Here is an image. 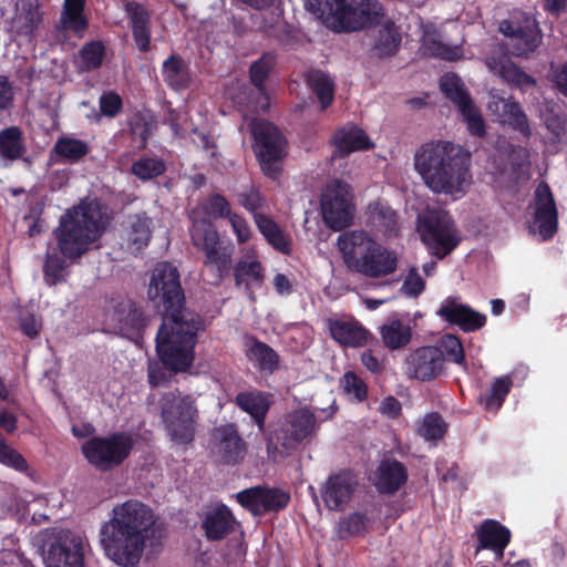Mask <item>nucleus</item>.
<instances>
[{"label":"nucleus","instance_id":"f257e3e1","mask_svg":"<svg viewBox=\"0 0 567 567\" xmlns=\"http://www.w3.org/2000/svg\"><path fill=\"white\" fill-rule=\"evenodd\" d=\"M178 269L168 261L158 262L152 271L148 298L163 313L156 334V352L161 363L174 374L186 372L195 359L197 333L205 320L185 308V295Z\"/></svg>","mask_w":567,"mask_h":567},{"label":"nucleus","instance_id":"f03ea898","mask_svg":"<svg viewBox=\"0 0 567 567\" xmlns=\"http://www.w3.org/2000/svg\"><path fill=\"white\" fill-rule=\"evenodd\" d=\"M154 511L138 499H127L112 509L100 528V543L105 556L122 567H135L147 543L155 537Z\"/></svg>","mask_w":567,"mask_h":567},{"label":"nucleus","instance_id":"7ed1b4c3","mask_svg":"<svg viewBox=\"0 0 567 567\" xmlns=\"http://www.w3.org/2000/svg\"><path fill=\"white\" fill-rule=\"evenodd\" d=\"M471 156L452 142L423 144L414 154V168L436 194H463L471 184Z\"/></svg>","mask_w":567,"mask_h":567},{"label":"nucleus","instance_id":"20e7f679","mask_svg":"<svg viewBox=\"0 0 567 567\" xmlns=\"http://www.w3.org/2000/svg\"><path fill=\"white\" fill-rule=\"evenodd\" d=\"M107 216L97 202H83L61 215L53 237L60 254L69 257L71 264L91 249L106 229Z\"/></svg>","mask_w":567,"mask_h":567},{"label":"nucleus","instance_id":"39448f33","mask_svg":"<svg viewBox=\"0 0 567 567\" xmlns=\"http://www.w3.org/2000/svg\"><path fill=\"white\" fill-rule=\"evenodd\" d=\"M337 246L351 271L369 278H380L396 270V254L377 243L364 230L342 233L338 237Z\"/></svg>","mask_w":567,"mask_h":567},{"label":"nucleus","instance_id":"423d86ee","mask_svg":"<svg viewBox=\"0 0 567 567\" xmlns=\"http://www.w3.org/2000/svg\"><path fill=\"white\" fill-rule=\"evenodd\" d=\"M159 409L172 440L181 445L192 444L198 419L194 399L190 395H182L178 391H169L161 396Z\"/></svg>","mask_w":567,"mask_h":567},{"label":"nucleus","instance_id":"0eeeda50","mask_svg":"<svg viewBox=\"0 0 567 567\" xmlns=\"http://www.w3.org/2000/svg\"><path fill=\"white\" fill-rule=\"evenodd\" d=\"M417 231L430 254L439 259L450 255L461 241L454 220L443 209H426L419 215Z\"/></svg>","mask_w":567,"mask_h":567},{"label":"nucleus","instance_id":"6e6552de","mask_svg":"<svg viewBox=\"0 0 567 567\" xmlns=\"http://www.w3.org/2000/svg\"><path fill=\"white\" fill-rule=\"evenodd\" d=\"M192 244L205 255L204 265L215 268L223 278L230 269L234 246L225 243L215 225L207 218L194 219L189 228Z\"/></svg>","mask_w":567,"mask_h":567},{"label":"nucleus","instance_id":"1a4fd4ad","mask_svg":"<svg viewBox=\"0 0 567 567\" xmlns=\"http://www.w3.org/2000/svg\"><path fill=\"white\" fill-rule=\"evenodd\" d=\"M252 150L266 176L277 178L280 163L287 154V140L280 130L268 121L251 124Z\"/></svg>","mask_w":567,"mask_h":567},{"label":"nucleus","instance_id":"9d476101","mask_svg":"<svg viewBox=\"0 0 567 567\" xmlns=\"http://www.w3.org/2000/svg\"><path fill=\"white\" fill-rule=\"evenodd\" d=\"M131 435L124 432L107 436H93L82 445V453L87 462L101 472H109L120 466L133 450Z\"/></svg>","mask_w":567,"mask_h":567},{"label":"nucleus","instance_id":"9b49d317","mask_svg":"<svg viewBox=\"0 0 567 567\" xmlns=\"http://www.w3.org/2000/svg\"><path fill=\"white\" fill-rule=\"evenodd\" d=\"M382 4L378 0H340L331 24L339 32H357L380 22Z\"/></svg>","mask_w":567,"mask_h":567},{"label":"nucleus","instance_id":"f8f14e48","mask_svg":"<svg viewBox=\"0 0 567 567\" xmlns=\"http://www.w3.org/2000/svg\"><path fill=\"white\" fill-rule=\"evenodd\" d=\"M48 567H84V537L68 528L53 529L47 540Z\"/></svg>","mask_w":567,"mask_h":567},{"label":"nucleus","instance_id":"ddd939ff","mask_svg":"<svg viewBox=\"0 0 567 567\" xmlns=\"http://www.w3.org/2000/svg\"><path fill=\"white\" fill-rule=\"evenodd\" d=\"M351 187L342 181L330 183L321 195V215L324 224L334 231L347 228L353 219Z\"/></svg>","mask_w":567,"mask_h":567},{"label":"nucleus","instance_id":"4468645a","mask_svg":"<svg viewBox=\"0 0 567 567\" xmlns=\"http://www.w3.org/2000/svg\"><path fill=\"white\" fill-rule=\"evenodd\" d=\"M236 499L254 516H261L284 511L291 497L281 488L257 485L238 492Z\"/></svg>","mask_w":567,"mask_h":567},{"label":"nucleus","instance_id":"2eb2a0df","mask_svg":"<svg viewBox=\"0 0 567 567\" xmlns=\"http://www.w3.org/2000/svg\"><path fill=\"white\" fill-rule=\"evenodd\" d=\"M212 454L223 465H237L247 454V443L235 423L215 426L212 432Z\"/></svg>","mask_w":567,"mask_h":567},{"label":"nucleus","instance_id":"dca6fc26","mask_svg":"<svg viewBox=\"0 0 567 567\" xmlns=\"http://www.w3.org/2000/svg\"><path fill=\"white\" fill-rule=\"evenodd\" d=\"M107 318L117 334L130 339L141 338L147 326L142 306L130 298L114 300Z\"/></svg>","mask_w":567,"mask_h":567},{"label":"nucleus","instance_id":"f3484780","mask_svg":"<svg viewBox=\"0 0 567 567\" xmlns=\"http://www.w3.org/2000/svg\"><path fill=\"white\" fill-rule=\"evenodd\" d=\"M499 31L507 39L501 45L508 54L524 56L534 52L539 44L537 25L530 19H525L524 23L505 20L501 23Z\"/></svg>","mask_w":567,"mask_h":567},{"label":"nucleus","instance_id":"a211bd4d","mask_svg":"<svg viewBox=\"0 0 567 567\" xmlns=\"http://www.w3.org/2000/svg\"><path fill=\"white\" fill-rule=\"evenodd\" d=\"M316 421V415L307 409L290 412L280 429L275 431L277 443L285 449L296 447L312 434Z\"/></svg>","mask_w":567,"mask_h":567},{"label":"nucleus","instance_id":"6ab92c4d","mask_svg":"<svg viewBox=\"0 0 567 567\" xmlns=\"http://www.w3.org/2000/svg\"><path fill=\"white\" fill-rule=\"evenodd\" d=\"M445 357L441 348L421 347L406 358L408 373L422 382L436 379L444 370Z\"/></svg>","mask_w":567,"mask_h":567},{"label":"nucleus","instance_id":"aec40b11","mask_svg":"<svg viewBox=\"0 0 567 567\" xmlns=\"http://www.w3.org/2000/svg\"><path fill=\"white\" fill-rule=\"evenodd\" d=\"M358 485V476L352 471H340L328 477L321 497L330 511L340 512L351 501Z\"/></svg>","mask_w":567,"mask_h":567},{"label":"nucleus","instance_id":"412c9836","mask_svg":"<svg viewBox=\"0 0 567 567\" xmlns=\"http://www.w3.org/2000/svg\"><path fill=\"white\" fill-rule=\"evenodd\" d=\"M486 66L513 87L525 89L536 84L535 79L524 72L512 60L502 45H495L485 59Z\"/></svg>","mask_w":567,"mask_h":567},{"label":"nucleus","instance_id":"4be33fe9","mask_svg":"<svg viewBox=\"0 0 567 567\" xmlns=\"http://www.w3.org/2000/svg\"><path fill=\"white\" fill-rule=\"evenodd\" d=\"M152 238V219L146 213L130 214L120 225L121 245L137 254L148 246Z\"/></svg>","mask_w":567,"mask_h":567},{"label":"nucleus","instance_id":"5701e85b","mask_svg":"<svg viewBox=\"0 0 567 567\" xmlns=\"http://www.w3.org/2000/svg\"><path fill=\"white\" fill-rule=\"evenodd\" d=\"M330 144L334 147L333 158H346L351 153L369 151L374 147L365 131L351 122L334 131Z\"/></svg>","mask_w":567,"mask_h":567},{"label":"nucleus","instance_id":"b1692460","mask_svg":"<svg viewBox=\"0 0 567 567\" xmlns=\"http://www.w3.org/2000/svg\"><path fill=\"white\" fill-rule=\"evenodd\" d=\"M475 554L481 550H491L496 558L502 559L504 551L512 540V532L501 522L487 518L475 529Z\"/></svg>","mask_w":567,"mask_h":567},{"label":"nucleus","instance_id":"393cba45","mask_svg":"<svg viewBox=\"0 0 567 567\" xmlns=\"http://www.w3.org/2000/svg\"><path fill=\"white\" fill-rule=\"evenodd\" d=\"M436 315L445 322L457 326L464 332L480 330L486 323L485 315L477 312L468 305L458 303L454 297H447Z\"/></svg>","mask_w":567,"mask_h":567},{"label":"nucleus","instance_id":"a878e982","mask_svg":"<svg viewBox=\"0 0 567 567\" xmlns=\"http://www.w3.org/2000/svg\"><path fill=\"white\" fill-rule=\"evenodd\" d=\"M535 221L544 238L553 237L557 230L558 212L553 192L546 182H540L535 189Z\"/></svg>","mask_w":567,"mask_h":567},{"label":"nucleus","instance_id":"bb28decb","mask_svg":"<svg viewBox=\"0 0 567 567\" xmlns=\"http://www.w3.org/2000/svg\"><path fill=\"white\" fill-rule=\"evenodd\" d=\"M406 466L394 457L383 458L375 472L373 485L382 495H394L408 482Z\"/></svg>","mask_w":567,"mask_h":567},{"label":"nucleus","instance_id":"cd10ccee","mask_svg":"<svg viewBox=\"0 0 567 567\" xmlns=\"http://www.w3.org/2000/svg\"><path fill=\"white\" fill-rule=\"evenodd\" d=\"M488 110L497 113L503 124H507L512 130L520 133L524 138L528 140L532 136L528 117L519 102L512 97L504 99L492 95L488 102Z\"/></svg>","mask_w":567,"mask_h":567},{"label":"nucleus","instance_id":"c85d7f7f","mask_svg":"<svg viewBox=\"0 0 567 567\" xmlns=\"http://www.w3.org/2000/svg\"><path fill=\"white\" fill-rule=\"evenodd\" d=\"M327 328L330 337L340 346L349 348L364 347L371 337L368 329L354 318L327 319Z\"/></svg>","mask_w":567,"mask_h":567},{"label":"nucleus","instance_id":"c756f323","mask_svg":"<svg viewBox=\"0 0 567 567\" xmlns=\"http://www.w3.org/2000/svg\"><path fill=\"white\" fill-rule=\"evenodd\" d=\"M234 280L236 287L244 286L245 293L255 300V289L260 288L265 281V268L252 256H246L234 266Z\"/></svg>","mask_w":567,"mask_h":567},{"label":"nucleus","instance_id":"7c9ffc66","mask_svg":"<svg viewBox=\"0 0 567 567\" xmlns=\"http://www.w3.org/2000/svg\"><path fill=\"white\" fill-rule=\"evenodd\" d=\"M124 10L137 49L143 53L148 52L151 50V13L143 4L135 1H127Z\"/></svg>","mask_w":567,"mask_h":567},{"label":"nucleus","instance_id":"2f4dec72","mask_svg":"<svg viewBox=\"0 0 567 567\" xmlns=\"http://www.w3.org/2000/svg\"><path fill=\"white\" fill-rule=\"evenodd\" d=\"M235 524L233 512L225 504H220L205 513L202 529L208 540L217 542L226 538L234 530Z\"/></svg>","mask_w":567,"mask_h":567},{"label":"nucleus","instance_id":"473e14b6","mask_svg":"<svg viewBox=\"0 0 567 567\" xmlns=\"http://www.w3.org/2000/svg\"><path fill=\"white\" fill-rule=\"evenodd\" d=\"M367 216L368 226L375 233L388 238L399 235V216L388 203L382 200L370 203L367 208Z\"/></svg>","mask_w":567,"mask_h":567},{"label":"nucleus","instance_id":"72a5a7b5","mask_svg":"<svg viewBox=\"0 0 567 567\" xmlns=\"http://www.w3.org/2000/svg\"><path fill=\"white\" fill-rule=\"evenodd\" d=\"M42 20L38 0H19L12 18V29L18 35L32 39Z\"/></svg>","mask_w":567,"mask_h":567},{"label":"nucleus","instance_id":"f704fd0d","mask_svg":"<svg viewBox=\"0 0 567 567\" xmlns=\"http://www.w3.org/2000/svg\"><path fill=\"white\" fill-rule=\"evenodd\" d=\"M234 403L251 416L259 430L265 427L266 417L271 406L267 393L257 390L243 391L235 396Z\"/></svg>","mask_w":567,"mask_h":567},{"label":"nucleus","instance_id":"c9c22d12","mask_svg":"<svg viewBox=\"0 0 567 567\" xmlns=\"http://www.w3.org/2000/svg\"><path fill=\"white\" fill-rule=\"evenodd\" d=\"M246 357L254 362L260 371L274 373L279 367L278 353L267 343L255 336L246 339Z\"/></svg>","mask_w":567,"mask_h":567},{"label":"nucleus","instance_id":"e433bc0d","mask_svg":"<svg viewBox=\"0 0 567 567\" xmlns=\"http://www.w3.org/2000/svg\"><path fill=\"white\" fill-rule=\"evenodd\" d=\"M402 37L394 22L383 24L375 35L374 43L370 50L371 56L385 59L396 54L401 47Z\"/></svg>","mask_w":567,"mask_h":567},{"label":"nucleus","instance_id":"4c0bfd02","mask_svg":"<svg viewBox=\"0 0 567 567\" xmlns=\"http://www.w3.org/2000/svg\"><path fill=\"white\" fill-rule=\"evenodd\" d=\"M162 75L173 90L187 89L192 83L189 65L178 54H172L163 62Z\"/></svg>","mask_w":567,"mask_h":567},{"label":"nucleus","instance_id":"58836bf2","mask_svg":"<svg viewBox=\"0 0 567 567\" xmlns=\"http://www.w3.org/2000/svg\"><path fill=\"white\" fill-rule=\"evenodd\" d=\"M254 221L264 236L266 241L277 251L289 255L291 251V240L279 227V225L268 215H256Z\"/></svg>","mask_w":567,"mask_h":567},{"label":"nucleus","instance_id":"ea45409f","mask_svg":"<svg viewBox=\"0 0 567 567\" xmlns=\"http://www.w3.org/2000/svg\"><path fill=\"white\" fill-rule=\"evenodd\" d=\"M306 82L311 92L317 96L320 110L326 111L334 101L336 84L333 79L321 70H310L306 75Z\"/></svg>","mask_w":567,"mask_h":567},{"label":"nucleus","instance_id":"a19ab883","mask_svg":"<svg viewBox=\"0 0 567 567\" xmlns=\"http://www.w3.org/2000/svg\"><path fill=\"white\" fill-rule=\"evenodd\" d=\"M383 343L390 350H399L406 347L412 339V330L409 324L399 319L390 320L380 328Z\"/></svg>","mask_w":567,"mask_h":567},{"label":"nucleus","instance_id":"79ce46f5","mask_svg":"<svg viewBox=\"0 0 567 567\" xmlns=\"http://www.w3.org/2000/svg\"><path fill=\"white\" fill-rule=\"evenodd\" d=\"M440 89L445 97L452 101L458 110L466 105L468 106L473 102L462 79L455 73L449 72L442 75Z\"/></svg>","mask_w":567,"mask_h":567},{"label":"nucleus","instance_id":"37998d69","mask_svg":"<svg viewBox=\"0 0 567 567\" xmlns=\"http://www.w3.org/2000/svg\"><path fill=\"white\" fill-rule=\"evenodd\" d=\"M25 152L22 131L10 126L0 131V156L4 159L17 161Z\"/></svg>","mask_w":567,"mask_h":567},{"label":"nucleus","instance_id":"c03bdc74","mask_svg":"<svg viewBox=\"0 0 567 567\" xmlns=\"http://www.w3.org/2000/svg\"><path fill=\"white\" fill-rule=\"evenodd\" d=\"M53 152L69 163H76L89 154L90 146L85 141L62 136L55 142Z\"/></svg>","mask_w":567,"mask_h":567},{"label":"nucleus","instance_id":"a18cd8bd","mask_svg":"<svg viewBox=\"0 0 567 567\" xmlns=\"http://www.w3.org/2000/svg\"><path fill=\"white\" fill-rule=\"evenodd\" d=\"M513 386L511 375H502L491 384L489 391L480 396V403L484 405L486 410H498Z\"/></svg>","mask_w":567,"mask_h":567},{"label":"nucleus","instance_id":"49530a36","mask_svg":"<svg viewBox=\"0 0 567 567\" xmlns=\"http://www.w3.org/2000/svg\"><path fill=\"white\" fill-rule=\"evenodd\" d=\"M127 126L134 147L137 150H144L152 135V117L143 114L142 112H136L128 118Z\"/></svg>","mask_w":567,"mask_h":567},{"label":"nucleus","instance_id":"de8ad7c7","mask_svg":"<svg viewBox=\"0 0 567 567\" xmlns=\"http://www.w3.org/2000/svg\"><path fill=\"white\" fill-rule=\"evenodd\" d=\"M106 54V47L101 40L85 43L79 51L81 70L91 72L100 69Z\"/></svg>","mask_w":567,"mask_h":567},{"label":"nucleus","instance_id":"09e8293b","mask_svg":"<svg viewBox=\"0 0 567 567\" xmlns=\"http://www.w3.org/2000/svg\"><path fill=\"white\" fill-rule=\"evenodd\" d=\"M69 257L60 254L58 248L54 251L48 250L43 265L44 280L49 286H55L64 281L63 272L68 268Z\"/></svg>","mask_w":567,"mask_h":567},{"label":"nucleus","instance_id":"8fccbe9b","mask_svg":"<svg viewBox=\"0 0 567 567\" xmlns=\"http://www.w3.org/2000/svg\"><path fill=\"white\" fill-rule=\"evenodd\" d=\"M276 65V56L271 53H264L249 68L251 84L260 94H266V80Z\"/></svg>","mask_w":567,"mask_h":567},{"label":"nucleus","instance_id":"3c124183","mask_svg":"<svg viewBox=\"0 0 567 567\" xmlns=\"http://www.w3.org/2000/svg\"><path fill=\"white\" fill-rule=\"evenodd\" d=\"M370 519L364 513L354 512L340 518L337 527V535L340 539H346L367 530Z\"/></svg>","mask_w":567,"mask_h":567},{"label":"nucleus","instance_id":"603ef678","mask_svg":"<svg viewBox=\"0 0 567 567\" xmlns=\"http://www.w3.org/2000/svg\"><path fill=\"white\" fill-rule=\"evenodd\" d=\"M543 121L557 141L567 140V113L559 106H547L543 113Z\"/></svg>","mask_w":567,"mask_h":567},{"label":"nucleus","instance_id":"864d4df0","mask_svg":"<svg viewBox=\"0 0 567 567\" xmlns=\"http://www.w3.org/2000/svg\"><path fill=\"white\" fill-rule=\"evenodd\" d=\"M166 165L163 159L143 156L131 166V173L141 181H150L163 175Z\"/></svg>","mask_w":567,"mask_h":567},{"label":"nucleus","instance_id":"5fc2aeb1","mask_svg":"<svg viewBox=\"0 0 567 567\" xmlns=\"http://www.w3.org/2000/svg\"><path fill=\"white\" fill-rule=\"evenodd\" d=\"M203 213L210 218L214 219H223L227 218L233 214L230 203L224 195L220 194H210L203 203H202Z\"/></svg>","mask_w":567,"mask_h":567},{"label":"nucleus","instance_id":"6e6d98bb","mask_svg":"<svg viewBox=\"0 0 567 567\" xmlns=\"http://www.w3.org/2000/svg\"><path fill=\"white\" fill-rule=\"evenodd\" d=\"M445 432L446 425L439 413L432 412L424 416L420 427V434L426 441L441 440L445 435Z\"/></svg>","mask_w":567,"mask_h":567},{"label":"nucleus","instance_id":"4d7b16f0","mask_svg":"<svg viewBox=\"0 0 567 567\" xmlns=\"http://www.w3.org/2000/svg\"><path fill=\"white\" fill-rule=\"evenodd\" d=\"M458 111L462 114L471 135L476 137H484L486 135L485 121L480 110L474 105V102H471L468 106L466 105Z\"/></svg>","mask_w":567,"mask_h":567},{"label":"nucleus","instance_id":"13d9d810","mask_svg":"<svg viewBox=\"0 0 567 567\" xmlns=\"http://www.w3.org/2000/svg\"><path fill=\"white\" fill-rule=\"evenodd\" d=\"M60 29L73 32L82 37L89 29V19L84 12L62 11L60 16Z\"/></svg>","mask_w":567,"mask_h":567},{"label":"nucleus","instance_id":"bf43d9fd","mask_svg":"<svg viewBox=\"0 0 567 567\" xmlns=\"http://www.w3.org/2000/svg\"><path fill=\"white\" fill-rule=\"evenodd\" d=\"M425 55L441 58L447 61H454L458 58L457 49L444 44L435 38H426L422 44Z\"/></svg>","mask_w":567,"mask_h":567},{"label":"nucleus","instance_id":"052dcab7","mask_svg":"<svg viewBox=\"0 0 567 567\" xmlns=\"http://www.w3.org/2000/svg\"><path fill=\"white\" fill-rule=\"evenodd\" d=\"M341 382L344 392L352 395L358 402L367 400L368 385L357 373L351 371L346 372Z\"/></svg>","mask_w":567,"mask_h":567},{"label":"nucleus","instance_id":"680f3d73","mask_svg":"<svg viewBox=\"0 0 567 567\" xmlns=\"http://www.w3.org/2000/svg\"><path fill=\"white\" fill-rule=\"evenodd\" d=\"M442 348L444 355L446 354L451 361L463 367L464 370L467 369L464 348L456 336L446 334L442 339Z\"/></svg>","mask_w":567,"mask_h":567},{"label":"nucleus","instance_id":"e2e57ef3","mask_svg":"<svg viewBox=\"0 0 567 567\" xmlns=\"http://www.w3.org/2000/svg\"><path fill=\"white\" fill-rule=\"evenodd\" d=\"M238 203L255 218L256 215L262 214L259 209L265 205V197L258 189L251 187L249 190L238 194Z\"/></svg>","mask_w":567,"mask_h":567},{"label":"nucleus","instance_id":"0e129e2a","mask_svg":"<svg viewBox=\"0 0 567 567\" xmlns=\"http://www.w3.org/2000/svg\"><path fill=\"white\" fill-rule=\"evenodd\" d=\"M100 111L106 117H115L123 109V101L116 92L103 93L100 96Z\"/></svg>","mask_w":567,"mask_h":567},{"label":"nucleus","instance_id":"69168bd1","mask_svg":"<svg viewBox=\"0 0 567 567\" xmlns=\"http://www.w3.org/2000/svg\"><path fill=\"white\" fill-rule=\"evenodd\" d=\"M425 288V282L421 278L416 268H411L408 276L405 277L401 291L409 297L420 296Z\"/></svg>","mask_w":567,"mask_h":567},{"label":"nucleus","instance_id":"338daca9","mask_svg":"<svg viewBox=\"0 0 567 567\" xmlns=\"http://www.w3.org/2000/svg\"><path fill=\"white\" fill-rule=\"evenodd\" d=\"M167 369L156 362V361H150L147 365V381L152 388H156L163 384H166L171 381V373H167Z\"/></svg>","mask_w":567,"mask_h":567},{"label":"nucleus","instance_id":"774afa93","mask_svg":"<svg viewBox=\"0 0 567 567\" xmlns=\"http://www.w3.org/2000/svg\"><path fill=\"white\" fill-rule=\"evenodd\" d=\"M228 220L231 225L234 234L237 237V241L239 244L247 243L251 236L250 227H249L247 220L243 216H240L236 213H233L228 217Z\"/></svg>","mask_w":567,"mask_h":567}]
</instances>
